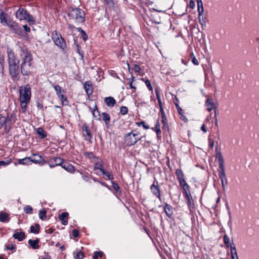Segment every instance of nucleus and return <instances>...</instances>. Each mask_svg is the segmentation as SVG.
<instances>
[{
  "instance_id": "19",
  "label": "nucleus",
  "mask_w": 259,
  "mask_h": 259,
  "mask_svg": "<svg viewBox=\"0 0 259 259\" xmlns=\"http://www.w3.org/2000/svg\"><path fill=\"white\" fill-rule=\"evenodd\" d=\"M10 17L8 14L4 12L2 9H0V20L2 23H5L7 25L9 23V19L8 18Z\"/></svg>"
},
{
  "instance_id": "30",
  "label": "nucleus",
  "mask_w": 259,
  "mask_h": 259,
  "mask_svg": "<svg viewBox=\"0 0 259 259\" xmlns=\"http://www.w3.org/2000/svg\"><path fill=\"white\" fill-rule=\"evenodd\" d=\"M37 134L38 135L39 139H43L47 137V133L42 127H38L36 130Z\"/></svg>"
},
{
  "instance_id": "11",
  "label": "nucleus",
  "mask_w": 259,
  "mask_h": 259,
  "mask_svg": "<svg viewBox=\"0 0 259 259\" xmlns=\"http://www.w3.org/2000/svg\"><path fill=\"white\" fill-rule=\"evenodd\" d=\"M27 13L28 12L26 9L20 7L15 12V16L17 19L21 21L26 19Z\"/></svg>"
},
{
  "instance_id": "53",
  "label": "nucleus",
  "mask_w": 259,
  "mask_h": 259,
  "mask_svg": "<svg viewBox=\"0 0 259 259\" xmlns=\"http://www.w3.org/2000/svg\"><path fill=\"white\" fill-rule=\"evenodd\" d=\"M94 170H96V169H99L101 172L102 171V170H103L104 168H102V163H100V162H96L95 164V166L94 167Z\"/></svg>"
},
{
  "instance_id": "28",
  "label": "nucleus",
  "mask_w": 259,
  "mask_h": 259,
  "mask_svg": "<svg viewBox=\"0 0 259 259\" xmlns=\"http://www.w3.org/2000/svg\"><path fill=\"white\" fill-rule=\"evenodd\" d=\"M10 218L8 213L0 211V222L2 223H7L9 222Z\"/></svg>"
},
{
  "instance_id": "6",
  "label": "nucleus",
  "mask_w": 259,
  "mask_h": 259,
  "mask_svg": "<svg viewBox=\"0 0 259 259\" xmlns=\"http://www.w3.org/2000/svg\"><path fill=\"white\" fill-rule=\"evenodd\" d=\"M13 33L16 34L20 37L23 36L24 32L22 28L19 25L18 23L9 18V23L7 25Z\"/></svg>"
},
{
  "instance_id": "37",
  "label": "nucleus",
  "mask_w": 259,
  "mask_h": 259,
  "mask_svg": "<svg viewBox=\"0 0 259 259\" xmlns=\"http://www.w3.org/2000/svg\"><path fill=\"white\" fill-rule=\"evenodd\" d=\"M30 231L33 234H38L40 231V226L38 224H35V226H31L30 228Z\"/></svg>"
},
{
  "instance_id": "32",
  "label": "nucleus",
  "mask_w": 259,
  "mask_h": 259,
  "mask_svg": "<svg viewBox=\"0 0 259 259\" xmlns=\"http://www.w3.org/2000/svg\"><path fill=\"white\" fill-rule=\"evenodd\" d=\"M111 183L112 184V187L114 190V191L116 192V193L119 196H121L122 194V191L118 184L115 182L112 181H111Z\"/></svg>"
},
{
  "instance_id": "48",
  "label": "nucleus",
  "mask_w": 259,
  "mask_h": 259,
  "mask_svg": "<svg viewBox=\"0 0 259 259\" xmlns=\"http://www.w3.org/2000/svg\"><path fill=\"white\" fill-rule=\"evenodd\" d=\"M12 162V159H7L6 160L0 161V167L9 165Z\"/></svg>"
},
{
  "instance_id": "54",
  "label": "nucleus",
  "mask_w": 259,
  "mask_h": 259,
  "mask_svg": "<svg viewBox=\"0 0 259 259\" xmlns=\"http://www.w3.org/2000/svg\"><path fill=\"white\" fill-rule=\"evenodd\" d=\"M191 61L195 65H198L199 63L197 59L196 58L194 54L193 53H192L191 54Z\"/></svg>"
},
{
  "instance_id": "27",
  "label": "nucleus",
  "mask_w": 259,
  "mask_h": 259,
  "mask_svg": "<svg viewBox=\"0 0 259 259\" xmlns=\"http://www.w3.org/2000/svg\"><path fill=\"white\" fill-rule=\"evenodd\" d=\"M102 119L104 121L107 127H109L110 122V116L109 114L106 112L102 113Z\"/></svg>"
},
{
  "instance_id": "60",
  "label": "nucleus",
  "mask_w": 259,
  "mask_h": 259,
  "mask_svg": "<svg viewBox=\"0 0 259 259\" xmlns=\"http://www.w3.org/2000/svg\"><path fill=\"white\" fill-rule=\"evenodd\" d=\"M225 206L226 207L228 215L229 216V219H230L229 222H230L231 220V213L230 209V207H229V204H228V203L227 201H226L225 203Z\"/></svg>"
},
{
  "instance_id": "5",
  "label": "nucleus",
  "mask_w": 259,
  "mask_h": 259,
  "mask_svg": "<svg viewBox=\"0 0 259 259\" xmlns=\"http://www.w3.org/2000/svg\"><path fill=\"white\" fill-rule=\"evenodd\" d=\"M52 38L55 45L63 51L65 50L67 47L66 41L59 32L56 30L54 31L52 33Z\"/></svg>"
},
{
  "instance_id": "34",
  "label": "nucleus",
  "mask_w": 259,
  "mask_h": 259,
  "mask_svg": "<svg viewBox=\"0 0 259 259\" xmlns=\"http://www.w3.org/2000/svg\"><path fill=\"white\" fill-rule=\"evenodd\" d=\"M26 20L29 25H34L35 24V20L34 18L28 12L27 13V15H26Z\"/></svg>"
},
{
  "instance_id": "43",
  "label": "nucleus",
  "mask_w": 259,
  "mask_h": 259,
  "mask_svg": "<svg viewBox=\"0 0 259 259\" xmlns=\"http://www.w3.org/2000/svg\"><path fill=\"white\" fill-rule=\"evenodd\" d=\"M136 124L138 126H142L145 130H148L150 128L149 126L144 120H142L140 122H136Z\"/></svg>"
},
{
  "instance_id": "2",
  "label": "nucleus",
  "mask_w": 259,
  "mask_h": 259,
  "mask_svg": "<svg viewBox=\"0 0 259 259\" xmlns=\"http://www.w3.org/2000/svg\"><path fill=\"white\" fill-rule=\"evenodd\" d=\"M68 16L71 19H75L77 23H84L85 13L79 8H72L68 13Z\"/></svg>"
},
{
  "instance_id": "20",
  "label": "nucleus",
  "mask_w": 259,
  "mask_h": 259,
  "mask_svg": "<svg viewBox=\"0 0 259 259\" xmlns=\"http://www.w3.org/2000/svg\"><path fill=\"white\" fill-rule=\"evenodd\" d=\"M229 247H230L231 249V259L238 258L236 246L233 240L232 242L230 243Z\"/></svg>"
},
{
  "instance_id": "36",
  "label": "nucleus",
  "mask_w": 259,
  "mask_h": 259,
  "mask_svg": "<svg viewBox=\"0 0 259 259\" xmlns=\"http://www.w3.org/2000/svg\"><path fill=\"white\" fill-rule=\"evenodd\" d=\"M155 94L156 95V98L158 100V105L159 106L160 108H161V107H162V102H161L160 95V89L159 88L156 87L155 89Z\"/></svg>"
},
{
  "instance_id": "29",
  "label": "nucleus",
  "mask_w": 259,
  "mask_h": 259,
  "mask_svg": "<svg viewBox=\"0 0 259 259\" xmlns=\"http://www.w3.org/2000/svg\"><path fill=\"white\" fill-rule=\"evenodd\" d=\"M18 162H15L14 164L17 165L18 164H23V165H28L31 164V159L29 157H26L23 159H19Z\"/></svg>"
},
{
  "instance_id": "41",
  "label": "nucleus",
  "mask_w": 259,
  "mask_h": 259,
  "mask_svg": "<svg viewBox=\"0 0 259 259\" xmlns=\"http://www.w3.org/2000/svg\"><path fill=\"white\" fill-rule=\"evenodd\" d=\"M54 88L55 89V91L56 92V94L57 97H58L60 95L62 94L61 93L62 92L63 93H64V92H65L64 90H62L61 87L59 85H58V84L54 85Z\"/></svg>"
},
{
  "instance_id": "35",
  "label": "nucleus",
  "mask_w": 259,
  "mask_h": 259,
  "mask_svg": "<svg viewBox=\"0 0 259 259\" xmlns=\"http://www.w3.org/2000/svg\"><path fill=\"white\" fill-rule=\"evenodd\" d=\"M60 100L62 106H67L69 104V102L67 100V98L63 94L58 97Z\"/></svg>"
},
{
  "instance_id": "15",
  "label": "nucleus",
  "mask_w": 259,
  "mask_h": 259,
  "mask_svg": "<svg viewBox=\"0 0 259 259\" xmlns=\"http://www.w3.org/2000/svg\"><path fill=\"white\" fill-rule=\"evenodd\" d=\"M63 168H64L67 172L73 174L75 171L74 166L68 161H66L64 159V162L60 165Z\"/></svg>"
},
{
  "instance_id": "13",
  "label": "nucleus",
  "mask_w": 259,
  "mask_h": 259,
  "mask_svg": "<svg viewBox=\"0 0 259 259\" xmlns=\"http://www.w3.org/2000/svg\"><path fill=\"white\" fill-rule=\"evenodd\" d=\"M184 198L187 200V204L189 209L191 210L192 209L194 208L195 204L194 201L191 194V192H189L183 194Z\"/></svg>"
},
{
  "instance_id": "50",
  "label": "nucleus",
  "mask_w": 259,
  "mask_h": 259,
  "mask_svg": "<svg viewBox=\"0 0 259 259\" xmlns=\"http://www.w3.org/2000/svg\"><path fill=\"white\" fill-rule=\"evenodd\" d=\"M24 211L27 214H32L33 208L30 205H26L24 208Z\"/></svg>"
},
{
  "instance_id": "3",
  "label": "nucleus",
  "mask_w": 259,
  "mask_h": 259,
  "mask_svg": "<svg viewBox=\"0 0 259 259\" xmlns=\"http://www.w3.org/2000/svg\"><path fill=\"white\" fill-rule=\"evenodd\" d=\"M176 175L182 189L183 194L190 192V186L187 183L185 179V175L181 169L178 168L176 170Z\"/></svg>"
},
{
  "instance_id": "40",
  "label": "nucleus",
  "mask_w": 259,
  "mask_h": 259,
  "mask_svg": "<svg viewBox=\"0 0 259 259\" xmlns=\"http://www.w3.org/2000/svg\"><path fill=\"white\" fill-rule=\"evenodd\" d=\"M161 122L162 123V129L164 132H168L169 131V127L168 125V122L167 118L163 119H161Z\"/></svg>"
},
{
  "instance_id": "51",
  "label": "nucleus",
  "mask_w": 259,
  "mask_h": 259,
  "mask_svg": "<svg viewBox=\"0 0 259 259\" xmlns=\"http://www.w3.org/2000/svg\"><path fill=\"white\" fill-rule=\"evenodd\" d=\"M223 240H224V244L225 245V246L227 248H229V246L230 245V243H229V238L227 236V235H225L223 236Z\"/></svg>"
},
{
  "instance_id": "22",
  "label": "nucleus",
  "mask_w": 259,
  "mask_h": 259,
  "mask_svg": "<svg viewBox=\"0 0 259 259\" xmlns=\"http://www.w3.org/2000/svg\"><path fill=\"white\" fill-rule=\"evenodd\" d=\"M13 237L19 241H22L25 238L26 235L23 231L17 232L13 234Z\"/></svg>"
},
{
  "instance_id": "21",
  "label": "nucleus",
  "mask_w": 259,
  "mask_h": 259,
  "mask_svg": "<svg viewBox=\"0 0 259 259\" xmlns=\"http://www.w3.org/2000/svg\"><path fill=\"white\" fill-rule=\"evenodd\" d=\"M68 216L69 213L67 212H63L59 215V219L61 221L62 225H67Z\"/></svg>"
},
{
  "instance_id": "46",
  "label": "nucleus",
  "mask_w": 259,
  "mask_h": 259,
  "mask_svg": "<svg viewBox=\"0 0 259 259\" xmlns=\"http://www.w3.org/2000/svg\"><path fill=\"white\" fill-rule=\"evenodd\" d=\"M102 175L107 176V179L109 180H112L114 179L113 175L110 174V172L106 171L105 169H103L102 171Z\"/></svg>"
},
{
  "instance_id": "62",
  "label": "nucleus",
  "mask_w": 259,
  "mask_h": 259,
  "mask_svg": "<svg viewBox=\"0 0 259 259\" xmlns=\"http://www.w3.org/2000/svg\"><path fill=\"white\" fill-rule=\"evenodd\" d=\"M27 103H22V102H20V105H21V107L23 110L22 111L23 113L26 112V108H27Z\"/></svg>"
},
{
  "instance_id": "55",
  "label": "nucleus",
  "mask_w": 259,
  "mask_h": 259,
  "mask_svg": "<svg viewBox=\"0 0 259 259\" xmlns=\"http://www.w3.org/2000/svg\"><path fill=\"white\" fill-rule=\"evenodd\" d=\"M128 109L127 107L122 106L120 108V113L122 115H125L127 113Z\"/></svg>"
},
{
  "instance_id": "18",
  "label": "nucleus",
  "mask_w": 259,
  "mask_h": 259,
  "mask_svg": "<svg viewBox=\"0 0 259 259\" xmlns=\"http://www.w3.org/2000/svg\"><path fill=\"white\" fill-rule=\"evenodd\" d=\"M82 130L83 132H85L86 136H87V138L86 139V140L89 141L90 142H91V139H92V135L91 132V131L89 128V126L87 125L86 123H84L82 127Z\"/></svg>"
},
{
  "instance_id": "58",
  "label": "nucleus",
  "mask_w": 259,
  "mask_h": 259,
  "mask_svg": "<svg viewBox=\"0 0 259 259\" xmlns=\"http://www.w3.org/2000/svg\"><path fill=\"white\" fill-rule=\"evenodd\" d=\"M80 174L82 175V178L84 181L88 182L89 180V178L91 177V176H90L87 172H86L87 175H84L83 172H80Z\"/></svg>"
},
{
  "instance_id": "45",
  "label": "nucleus",
  "mask_w": 259,
  "mask_h": 259,
  "mask_svg": "<svg viewBox=\"0 0 259 259\" xmlns=\"http://www.w3.org/2000/svg\"><path fill=\"white\" fill-rule=\"evenodd\" d=\"M13 117V114L11 116H9V114H7L6 116H4L3 119L5 121V124H12L11 120Z\"/></svg>"
},
{
  "instance_id": "64",
  "label": "nucleus",
  "mask_w": 259,
  "mask_h": 259,
  "mask_svg": "<svg viewBox=\"0 0 259 259\" xmlns=\"http://www.w3.org/2000/svg\"><path fill=\"white\" fill-rule=\"evenodd\" d=\"M36 103L37 107L39 109H42V111H44V106L42 103L39 100H37Z\"/></svg>"
},
{
  "instance_id": "24",
  "label": "nucleus",
  "mask_w": 259,
  "mask_h": 259,
  "mask_svg": "<svg viewBox=\"0 0 259 259\" xmlns=\"http://www.w3.org/2000/svg\"><path fill=\"white\" fill-rule=\"evenodd\" d=\"M151 129L156 132L157 138H161V131L160 130V125L158 119L156 121L155 127H152Z\"/></svg>"
},
{
  "instance_id": "59",
  "label": "nucleus",
  "mask_w": 259,
  "mask_h": 259,
  "mask_svg": "<svg viewBox=\"0 0 259 259\" xmlns=\"http://www.w3.org/2000/svg\"><path fill=\"white\" fill-rule=\"evenodd\" d=\"M145 84L147 87V88L148 89V90L151 92L153 91V88L151 84V83H150V81H149V79H147L145 81ZM152 93H153V92H152Z\"/></svg>"
},
{
  "instance_id": "47",
  "label": "nucleus",
  "mask_w": 259,
  "mask_h": 259,
  "mask_svg": "<svg viewBox=\"0 0 259 259\" xmlns=\"http://www.w3.org/2000/svg\"><path fill=\"white\" fill-rule=\"evenodd\" d=\"M84 256L83 253L81 251H78L74 256V259H83Z\"/></svg>"
},
{
  "instance_id": "63",
  "label": "nucleus",
  "mask_w": 259,
  "mask_h": 259,
  "mask_svg": "<svg viewBox=\"0 0 259 259\" xmlns=\"http://www.w3.org/2000/svg\"><path fill=\"white\" fill-rule=\"evenodd\" d=\"M72 235L74 237L77 238L79 236V232L77 229H74L72 232Z\"/></svg>"
},
{
  "instance_id": "16",
  "label": "nucleus",
  "mask_w": 259,
  "mask_h": 259,
  "mask_svg": "<svg viewBox=\"0 0 259 259\" xmlns=\"http://www.w3.org/2000/svg\"><path fill=\"white\" fill-rule=\"evenodd\" d=\"M83 88L88 97L92 95L93 93V83L91 81H87L84 83Z\"/></svg>"
},
{
  "instance_id": "38",
  "label": "nucleus",
  "mask_w": 259,
  "mask_h": 259,
  "mask_svg": "<svg viewBox=\"0 0 259 259\" xmlns=\"http://www.w3.org/2000/svg\"><path fill=\"white\" fill-rule=\"evenodd\" d=\"M197 3V11L198 12L199 15H202L204 9L203 7V3L201 1H196Z\"/></svg>"
},
{
  "instance_id": "10",
  "label": "nucleus",
  "mask_w": 259,
  "mask_h": 259,
  "mask_svg": "<svg viewBox=\"0 0 259 259\" xmlns=\"http://www.w3.org/2000/svg\"><path fill=\"white\" fill-rule=\"evenodd\" d=\"M64 162V159L59 157H53L50 158L47 163H48L51 168L55 167L57 166H60Z\"/></svg>"
},
{
  "instance_id": "23",
  "label": "nucleus",
  "mask_w": 259,
  "mask_h": 259,
  "mask_svg": "<svg viewBox=\"0 0 259 259\" xmlns=\"http://www.w3.org/2000/svg\"><path fill=\"white\" fill-rule=\"evenodd\" d=\"M89 109L92 113L93 117L96 120H100L101 119V115L100 111H99L96 104L95 105V108L93 110H92V108L89 107Z\"/></svg>"
},
{
  "instance_id": "61",
  "label": "nucleus",
  "mask_w": 259,
  "mask_h": 259,
  "mask_svg": "<svg viewBox=\"0 0 259 259\" xmlns=\"http://www.w3.org/2000/svg\"><path fill=\"white\" fill-rule=\"evenodd\" d=\"M6 249L7 250H13L16 249V246L15 244H11L10 245H8L6 246Z\"/></svg>"
},
{
  "instance_id": "12",
  "label": "nucleus",
  "mask_w": 259,
  "mask_h": 259,
  "mask_svg": "<svg viewBox=\"0 0 259 259\" xmlns=\"http://www.w3.org/2000/svg\"><path fill=\"white\" fill-rule=\"evenodd\" d=\"M31 163L33 162L36 164H39L40 165H42L45 163H47V161L41 155L38 154H33L32 157H30Z\"/></svg>"
},
{
  "instance_id": "31",
  "label": "nucleus",
  "mask_w": 259,
  "mask_h": 259,
  "mask_svg": "<svg viewBox=\"0 0 259 259\" xmlns=\"http://www.w3.org/2000/svg\"><path fill=\"white\" fill-rule=\"evenodd\" d=\"M74 44L76 48V52L78 54L79 56L81 57V59L82 60L83 58V53L81 51V48L76 39H74Z\"/></svg>"
},
{
  "instance_id": "49",
  "label": "nucleus",
  "mask_w": 259,
  "mask_h": 259,
  "mask_svg": "<svg viewBox=\"0 0 259 259\" xmlns=\"http://www.w3.org/2000/svg\"><path fill=\"white\" fill-rule=\"evenodd\" d=\"M104 255V252L102 251H95L93 257L94 259H98L99 257H102Z\"/></svg>"
},
{
  "instance_id": "42",
  "label": "nucleus",
  "mask_w": 259,
  "mask_h": 259,
  "mask_svg": "<svg viewBox=\"0 0 259 259\" xmlns=\"http://www.w3.org/2000/svg\"><path fill=\"white\" fill-rule=\"evenodd\" d=\"M47 211L45 209H41L39 211V218L42 220L44 221L46 218Z\"/></svg>"
},
{
  "instance_id": "57",
  "label": "nucleus",
  "mask_w": 259,
  "mask_h": 259,
  "mask_svg": "<svg viewBox=\"0 0 259 259\" xmlns=\"http://www.w3.org/2000/svg\"><path fill=\"white\" fill-rule=\"evenodd\" d=\"M11 128V124H5L4 125V132L6 134H9Z\"/></svg>"
},
{
  "instance_id": "52",
  "label": "nucleus",
  "mask_w": 259,
  "mask_h": 259,
  "mask_svg": "<svg viewBox=\"0 0 259 259\" xmlns=\"http://www.w3.org/2000/svg\"><path fill=\"white\" fill-rule=\"evenodd\" d=\"M84 156L88 157L90 159L97 158V157L94 155V154L92 152H84Z\"/></svg>"
},
{
  "instance_id": "56",
  "label": "nucleus",
  "mask_w": 259,
  "mask_h": 259,
  "mask_svg": "<svg viewBox=\"0 0 259 259\" xmlns=\"http://www.w3.org/2000/svg\"><path fill=\"white\" fill-rule=\"evenodd\" d=\"M106 5H108L109 8H113L114 6V2L113 0H104Z\"/></svg>"
},
{
  "instance_id": "17",
  "label": "nucleus",
  "mask_w": 259,
  "mask_h": 259,
  "mask_svg": "<svg viewBox=\"0 0 259 259\" xmlns=\"http://www.w3.org/2000/svg\"><path fill=\"white\" fill-rule=\"evenodd\" d=\"M215 153L216 155L215 157L218 159V163H219V168H222L225 167V162L224 160V158L222 156L221 151L218 152V147L215 148Z\"/></svg>"
},
{
  "instance_id": "4",
  "label": "nucleus",
  "mask_w": 259,
  "mask_h": 259,
  "mask_svg": "<svg viewBox=\"0 0 259 259\" xmlns=\"http://www.w3.org/2000/svg\"><path fill=\"white\" fill-rule=\"evenodd\" d=\"M20 101V102L29 103L31 96V87L29 84L25 86H21L19 90Z\"/></svg>"
},
{
  "instance_id": "9",
  "label": "nucleus",
  "mask_w": 259,
  "mask_h": 259,
  "mask_svg": "<svg viewBox=\"0 0 259 259\" xmlns=\"http://www.w3.org/2000/svg\"><path fill=\"white\" fill-rule=\"evenodd\" d=\"M225 167L222 168H219V177L221 181V185L222 187L223 190L225 191L226 188V186L228 184L227 179L226 176V174L225 171Z\"/></svg>"
},
{
  "instance_id": "33",
  "label": "nucleus",
  "mask_w": 259,
  "mask_h": 259,
  "mask_svg": "<svg viewBox=\"0 0 259 259\" xmlns=\"http://www.w3.org/2000/svg\"><path fill=\"white\" fill-rule=\"evenodd\" d=\"M205 105L207 107V110L209 111H210L213 109H214V107H216L213 103L212 100L210 99H207L206 100L205 102Z\"/></svg>"
},
{
  "instance_id": "8",
  "label": "nucleus",
  "mask_w": 259,
  "mask_h": 259,
  "mask_svg": "<svg viewBox=\"0 0 259 259\" xmlns=\"http://www.w3.org/2000/svg\"><path fill=\"white\" fill-rule=\"evenodd\" d=\"M150 189L152 193L158 198L160 201H161L160 190L158 186V181L156 180H155L153 183L150 186Z\"/></svg>"
},
{
  "instance_id": "25",
  "label": "nucleus",
  "mask_w": 259,
  "mask_h": 259,
  "mask_svg": "<svg viewBox=\"0 0 259 259\" xmlns=\"http://www.w3.org/2000/svg\"><path fill=\"white\" fill-rule=\"evenodd\" d=\"M104 102L108 107H113L116 104L115 100L112 97L105 98Z\"/></svg>"
},
{
  "instance_id": "14",
  "label": "nucleus",
  "mask_w": 259,
  "mask_h": 259,
  "mask_svg": "<svg viewBox=\"0 0 259 259\" xmlns=\"http://www.w3.org/2000/svg\"><path fill=\"white\" fill-rule=\"evenodd\" d=\"M164 206L163 207V211L169 219H172L174 214V208L172 206L168 204L167 202H164Z\"/></svg>"
},
{
  "instance_id": "26",
  "label": "nucleus",
  "mask_w": 259,
  "mask_h": 259,
  "mask_svg": "<svg viewBox=\"0 0 259 259\" xmlns=\"http://www.w3.org/2000/svg\"><path fill=\"white\" fill-rule=\"evenodd\" d=\"M39 242V239L36 238L35 240L29 239L28 243L33 249H36L39 247V245H38Z\"/></svg>"
},
{
  "instance_id": "1",
  "label": "nucleus",
  "mask_w": 259,
  "mask_h": 259,
  "mask_svg": "<svg viewBox=\"0 0 259 259\" xmlns=\"http://www.w3.org/2000/svg\"><path fill=\"white\" fill-rule=\"evenodd\" d=\"M20 60L17 59L13 50L7 48L9 73L13 80L20 79V72L24 76H29L31 73V67L33 60L32 54L26 47H19Z\"/></svg>"
},
{
  "instance_id": "7",
  "label": "nucleus",
  "mask_w": 259,
  "mask_h": 259,
  "mask_svg": "<svg viewBox=\"0 0 259 259\" xmlns=\"http://www.w3.org/2000/svg\"><path fill=\"white\" fill-rule=\"evenodd\" d=\"M134 132H136V131L133 130L124 136V142L127 146H133L138 142V140L136 139L135 135L134 134Z\"/></svg>"
},
{
  "instance_id": "39",
  "label": "nucleus",
  "mask_w": 259,
  "mask_h": 259,
  "mask_svg": "<svg viewBox=\"0 0 259 259\" xmlns=\"http://www.w3.org/2000/svg\"><path fill=\"white\" fill-rule=\"evenodd\" d=\"M76 29L81 34L83 41H85L88 39V36L86 32L81 27L76 28Z\"/></svg>"
},
{
  "instance_id": "44",
  "label": "nucleus",
  "mask_w": 259,
  "mask_h": 259,
  "mask_svg": "<svg viewBox=\"0 0 259 259\" xmlns=\"http://www.w3.org/2000/svg\"><path fill=\"white\" fill-rule=\"evenodd\" d=\"M198 19L199 20V22L200 24V25L202 26V27H205L206 26V18L205 17H203L202 15H199L198 17Z\"/></svg>"
}]
</instances>
